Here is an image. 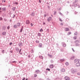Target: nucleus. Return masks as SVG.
I'll return each mask as SVG.
<instances>
[{
  "label": "nucleus",
  "instance_id": "e433bc0d",
  "mask_svg": "<svg viewBox=\"0 0 80 80\" xmlns=\"http://www.w3.org/2000/svg\"><path fill=\"white\" fill-rule=\"evenodd\" d=\"M46 70H48V71H50V69L49 68H47L46 69Z\"/></svg>",
  "mask_w": 80,
  "mask_h": 80
},
{
  "label": "nucleus",
  "instance_id": "39448f33",
  "mask_svg": "<svg viewBox=\"0 0 80 80\" xmlns=\"http://www.w3.org/2000/svg\"><path fill=\"white\" fill-rule=\"evenodd\" d=\"M2 11H4V12H5V11H6V8L4 7V8H2Z\"/></svg>",
  "mask_w": 80,
  "mask_h": 80
},
{
  "label": "nucleus",
  "instance_id": "f257e3e1",
  "mask_svg": "<svg viewBox=\"0 0 80 80\" xmlns=\"http://www.w3.org/2000/svg\"><path fill=\"white\" fill-rule=\"evenodd\" d=\"M71 72L73 73V74H74L75 73H76V72H77V70L75 69H74L73 68H72L71 69Z\"/></svg>",
  "mask_w": 80,
  "mask_h": 80
},
{
  "label": "nucleus",
  "instance_id": "f3484780",
  "mask_svg": "<svg viewBox=\"0 0 80 80\" xmlns=\"http://www.w3.org/2000/svg\"><path fill=\"white\" fill-rule=\"evenodd\" d=\"M62 44H63V47H66V44H65V42H62Z\"/></svg>",
  "mask_w": 80,
  "mask_h": 80
},
{
  "label": "nucleus",
  "instance_id": "e2e57ef3",
  "mask_svg": "<svg viewBox=\"0 0 80 80\" xmlns=\"http://www.w3.org/2000/svg\"><path fill=\"white\" fill-rule=\"evenodd\" d=\"M30 57H31L30 55H29L28 56V57H29V58H30Z\"/></svg>",
  "mask_w": 80,
  "mask_h": 80
},
{
  "label": "nucleus",
  "instance_id": "7ed1b4c3",
  "mask_svg": "<svg viewBox=\"0 0 80 80\" xmlns=\"http://www.w3.org/2000/svg\"><path fill=\"white\" fill-rule=\"evenodd\" d=\"M75 2H73V4L72 5V7H76L77 6H78V4H74Z\"/></svg>",
  "mask_w": 80,
  "mask_h": 80
},
{
  "label": "nucleus",
  "instance_id": "f03ea898",
  "mask_svg": "<svg viewBox=\"0 0 80 80\" xmlns=\"http://www.w3.org/2000/svg\"><path fill=\"white\" fill-rule=\"evenodd\" d=\"M79 61H80V60H79V59H76L74 60V63H79Z\"/></svg>",
  "mask_w": 80,
  "mask_h": 80
},
{
  "label": "nucleus",
  "instance_id": "3c124183",
  "mask_svg": "<svg viewBox=\"0 0 80 80\" xmlns=\"http://www.w3.org/2000/svg\"><path fill=\"white\" fill-rule=\"evenodd\" d=\"M10 28V27L9 26H8L7 27V29H8V30H9Z\"/></svg>",
  "mask_w": 80,
  "mask_h": 80
},
{
  "label": "nucleus",
  "instance_id": "a878e982",
  "mask_svg": "<svg viewBox=\"0 0 80 80\" xmlns=\"http://www.w3.org/2000/svg\"><path fill=\"white\" fill-rule=\"evenodd\" d=\"M16 51H17V52H19V48H16Z\"/></svg>",
  "mask_w": 80,
  "mask_h": 80
},
{
  "label": "nucleus",
  "instance_id": "0e129e2a",
  "mask_svg": "<svg viewBox=\"0 0 80 80\" xmlns=\"http://www.w3.org/2000/svg\"><path fill=\"white\" fill-rule=\"evenodd\" d=\"M25 78H24L23 79H22V80H25Z\"/></svg>",
  "mask_w": 80,
  "mask_h": 80
},
{
  "label": "nucleus",
  "instance_id": "f8f14e48",
  "mask_svg": "<svg viewBox=\"0 0 80 80\" xmlns=\"http://www.w3.org/2000/svg\"><path fill=\"white\" fill-rule=\"evenodd\" d=\"M75 43H80V41L78 40H76L75 41Z\"/></svg>",
  "mask_w": 80,
  "mask_h": 80
},
{
  "label": "nucleus",
  "instance_id": "cd10ccee",
  "mask_svg": "<svg viewBox=\"0 0 80 80\" xmlns=\"http://www.w3.org/2000/svg\"><path fill=\"white\" fill-rule=\"evenodd\" d=\"M59 14L60 15H61V16H63V14L61 13L60 12H59Z\"/></svg>",
  "mask_w": 80,
  "mask_h": 80
},
{
  "label": "nucleus",
  "instance_id": "a19ab883",
  "mask_svg": "<svg viewBox=\"0 0 80 80\" xmlns=\"http://www.w3.org/2000/svg\"><path fill=\"white\" fill-rule=\"evenodd\" d=\"M58 10H59V11H60V10H61V8H58Z\"/></svg>",
  "mask_w": 80,
  "mask_h": 80
},
{
  "label": "nucleus",
  "instance_id": "338daca9",
  "mask_svg": "<svg viewBox=\"0 0 80 80\" xmlns=\"http://www.w3.org/2000/svg\"><path fill=\"white\" fill-rule=\"evenodd\" d=\"M39 80H42V79H41V78L39 79Z\"/></svg>",
  "mask_w": 80,
  "mask_h": 80
},
{
  "label": "nucleus",
  "instance_id": "ea45409f",
  "mask_svg": "<svg viewBox=\"0 0 80 80\" xmlns=\"http://www.w3.org/2000/svg\"><path fill=\"white\" fill-rule=\"evenodd\" d=\"M39 58H42V59H43V57H42V56H40Z\"/></svg>",
  "mask_w": 80,
  "mask_h": 80
},
{
  "label": "nucleus",
  "instance_id": "a211bd4d",
  "mask_svg": "<svg viewBox=\"0 0 80 80\" xmlns=\"http://www.w3.org/2000/svg\"><path fill=\"white\" fill-rule=\"evenodd\" d=\"M61 71L62 72H64L65 71V70L64 68H62L61 70Z\"/></svg>",
  "mask_w": 80,
  "mask_h": 80
},
{
  "label": "nucleus",
  "instance_id": "09e8293b",
  "mask_svg": "<svg viewBox=\"0 0 80 80\" xmlns=\"http://www.w3.org/2000/svg\"><path fill=\"white\" fill-rule=\"evenodd\" d=\"M77 75H80V72L78 73Z\"/></svg>",
  "mask_w": 80,
  "mask_h": 80
},
{
  "label": "nucleus",
  "instance_id": "49530a36",
  "mask_svg": "<svg viewBox=\"0 0 80 80\" xmlns=\"http://www.w3.org/2000/svg\"><path fill=\"white\" fill-rule=\"evenodd\" d=\"M40 32H43V29H41L40 30Z\"/></svg>",
  "mask_w": 80,
  "mask_h": 80
},
{
  "label": "nucleus",
  "instance_id": "603ef678",
  "mask_svg": "<svg viewBox=\"0 0 80 80\" xmlns=\"http://www.w3.org/2000/svg\"><path fill=\"white\" fill-rule=\"evenodd\" d=\"M21 51H22V49H21L20 50L19 52V53H20V52H21Z\"/></svg>",
  "mask_w": 80,
  "mask_h": 80
},
{
  "label": "nucleus",
  "instance_id": "aec40b11",
  "mask_svg": "<svg viewBox=\"0 0 80 80\" xmlns=\"http://www.w3.org/2000/svg\"><path fill=\"white\" fill-rule=\"evenodd\" d=\"M5 34H6V32H2V35H5Z\"/></svg>",
  "mask_w": 80,
  "mask_h": 80
},
{
  "label": "nucleus",
  "instance_id": "9d476101",
  "mask_svg": "<svg viewBox=\"0 0 80 80\" xmlns=\"http://www.w3.org/2000/svg\"><path fill=\"white\" fill-rule=\"evenodd\" d=\"M52 19V17H50L48 18V22H50V20H51Z\"/></svg>",
  "mask_w": 80,
  "mask_h": 80
},
{
  "label": "nucleus",
  "instance_id": "6e6552de",
  "mask_svg": "<svg viewBox=\"0 0 80 80\" xmlns=\"http://www.w3.org/2000/svg\"><path fill=\"white\" fill-rule=\"evenodd\" d=\"M80 64L79 62H78L76 64V67H80Z\"/></svg>",
  "mask_w": 80,
  "mask_h": 80
},
{
  "label": "nucleus",
  "instance_id": "423d86ee",
  "mask_svg": "<svg viewBox=\"0 0 80 80\" xmlns=\"http://www.w3.org/2000/svg\"><path fill=\"white\" fill-rule=\"evenodd\" d=\"M35 73H36L37 74L39 73V72H40V70H36L35 71Z\"/></svg>",
  "mask_w": 80,
  "mask_h": 80
},
{
  "label": "nucleus",
  "instance_id": "f704fd0d",
  "mask_svg": "<svg viewBox=\"0 0 80 80\" xmlns=\"http://www.w3.org/2000/svg\"><path fill=\"white\" fill-rule=\"evenodd\" d=\"M57 13V11H54V15H56V14Z\"/></svg>",
  "mask_w": 80,
  "mask_h": 80
},
{
  "label": "nucleus",
  "instance_id": "4be33fe9",
  "mask_svg": "<svg viewBox=\"0 0 80 80\" xmlns=\"http://www.w3.org/2000/svg\"><path fill=\"white\" fill-rule=\"evenodd\" d=\"M17 26L18 27H20V23L18 22L17 23Z\"/></svg>",
  "mask_w": 80,
  "mask_h": 80
},
{
  "label": "nucleus",
  "instance_id": "9b49d317",
  "mask_svg": "<svg viewBox=\"0 0 80 80\" xmlns=\"http://www.w3.org/2000/svg\"><path fill=\"white\" fill-rule=\"evenodd\" d=\"M23 26H22L21 27V29L20 30V32H22V31H23Z\"/></svg>",
  "mask_w": 80,
  "mask_h": 80
},
{
  "label": "nucleus",
  "instance_id": "4468645a",
  "mask_svg": "<svg viewBox=\"0 0 80 80\" xmlns=\"http://www.w3.org/2000/svg\"><path fill=\"white\" fill-rule=\"evenodd\" d=\"M2 29L3 30H6V27L3 26L2 27Z\"/></svg>",
  "mask_w": 80,
  "mask_h": 80
},
{
  "label": "nucleus",
  "instance_id": "5701e85b",
  "mask_svg": "<svg viewBox=\"0 0 80 80\" xmlns=\"http://www.w3.org/2000/svg\"><path fill=\"white\" fill-rule=\"evenodd\" d=\"M75 58V57L74 56L70 58V60H73Z\"/></svg>",
  "mask_w": 80,
  "mask_h": 80
},
{
  "label": "nucleus",
  "instance_id": "6ab92c4d",
  "mask_svg": "<svg viewBox=\"0 0 80 80\" xmlns=\"http://www.w3.org/2000/svg\"><path fill=\"white\" fill-rule=\"evenodd\" d=\"M65 31H69V28H66L65 29Z\"/></svg>",
  "mask_w": 80,
  "mask_h": 80
},
{
  "label": "nucleus",
  "instance_id": "c85d7f7f",
  "mask_svg": "<svg viewBox=\"0 0 80 80\" xmlns=\"http://www.w3.org/2000/svg\"><path fill=\"white\" fill-rule=\"evenodd\" d=\"M75 46H76V47H77V46H78V47H79L80 46V44H76L75 45Z\"/></svg>",
  "mask_w": 80,
  "mask_h": 80
},
{
  "label": "nucleus",
  "instance_id": "864d4df0",
  "mask_svg": "<svg viewBox=\"0 0 80 80\" xmlns=\"http://www.w3.org/2000/svg\"><path fill=\"white\" fill-rule=\"evenodd\" d=\"M12 63H16L17 62H16V61H12Z\"/></svg>",
  "mask_w": 80,
  "mask_h": 80
},
{
  "label": "nucleus",
  "instance_id": "6e6d98bb",
  "mask_svg": "<svg viewBox=\"0 0 80 80\" xmlns=\"http://www.w3.org/2000/svg\"><path fill=\"white\" fill-rule=\"evenodd\" d=\"M72 51H73V52H75V50H74L73 48H72Z\"/></svg>",
  "mask_w": 80,
  "mask_h": 80
},
{
  "label": "nucleus",
  "instance_id": "dca6fc26",
  "mask_svg": "<svg viewBox=\"0 0 80 80\" xmlns=\"http://www.w3.org/2000/svg\"><path fill=\"white\" fill-rule=\"evenodd\" d=\"M13 27L15 28H18V26L16 24H15L13 26Z\"/></svg>",
  "mask_w": 80,
  "mask_h": 80
},
{
  "label": "nucleus",
  "instance_id": "8fccbe9b",
  "mask_svg": "<svg viewBox=\"0 0 80 80\" xmlns=\"http://www.w3.org/2000/svg\"><path fill=\"white\" fill-rule=\"evenodd\" d=\"M36 43H39V41H38L36 40Z\"/></svg>",
  "mask_w": 80,
  "mask_h": 80
},
{
  "label": "nucleus",
  "instance_id": "37998d69",
  "mask_svg": "<svg viewBox=\"0 0 80 80\" xmlns=\"http://www.w3.org/2000/svg\"><path fill=\"white\" fill-rule=\"evenodd\" d=\"M14 3V4H16V5H18V2H15Z\"/></svg>",
  "mask_w": 80,
  "mask_h": 80
},
{
  "label": "nucleus",
  "instance_id": "20e7f679",
  "mask_svg": "<svg viewBox=\"0 0 80 80\" xmlns=\"http://www.w3.org/2000/svg\"><path fill=\"white\" fill-rule=\"evenodd\" d=\"M65 79L66 80H70V78H69V77H68L67 76H66L65 77Z\"/></svg>",
  "mask_w": 80,
  "mask_h": 80
},
{
  "label": "nucleus",
  "instance_id": "a18cd8bd",
  "mask_svg": "<svg viewBox=\"0 0 80 80\" xmlns=\"http://www.w3.org/2000/svg\"><path fill=\"white\" fill-rule=\"evenodd\" d=\"M78 2V0H75V2H74V3H76V2Z\"/></svg>",
  "mask_w": 80,
  "mask_h": 80
},
{
  "label": "nucleus",
  "instance_id": "69168bd1",
  "mask_svg": "<svg viewBox=\"0 0 80 80\" xmlns=\"http://www.w3.org/2000/svg\"><path fill=\"white\" fill-rule=\"evenodd\" d=\"M67 14H68V12L67 11Z\"/></svg>",
  "mask_w": 80,
  "mask_h": 80
},
{
  "label": "nucleus",
  "instance_id": "412c9836",
  "mask_svg": "<svg viewBox=\"0 0 80 80\" xmlns=\"http://www.w3.org/2000/svg\"><path fill=\"white\" fill-rule=\"evenodd\" d=\"M42 43H40L39 44V47L41 48L42 47Z\"/></svg>",
  "mask_w": 80,
  "mask_h": 80
},
{
  "label": "nucleus",
  "instance_id": "473e14b6",
  "mask_svg": "<svg viewBox=\"0 0 80 80\" xmlns=\"http://www.w3.org/2000/svg\"><path fill=\"white\" fill-rule=\"evenodd\" d=\"M71 32H69L68 33V35H70V34H71Z\"/></svg>",
  "mask_w": 80,
  "mask_h": 80
},
{
  "label": "nucleus",
  "instance_id": "bf43d9fd",
  "mask_svg": "<svg viewBox=\"0 0 80 80\" xmlns=\"http://www.w3.org/2000/svg\"><path fill=\"white\" fill-rule=\"evenodd\" d=\"M14 16L12 17V18H14L15 17V14L13 15Z\"/></svg>",
  "mask_w": 80,
  "mask_h": 80
},
{
  "label": "nucleus",
  "instance_id": "b1692460",
  "mask_svg": "<svg viewBox=\"0 0 80 80\" xmlns=\"http://www.w3.org/2000/svg\"><path fill=\"white\" fill-rule=\"evenodd\" d=\"M15 9H16V7H14L12 8V10L14 12L15 10Z\"/></svg>",
  "mask_w": 80,
  "mask_h": 80
},
{
  "label": "nucleus",
  "instance_id": "c9c22d12",
  "mask_svg": "<svg viewBox=\"0 0 80 80\" xmlns=\"http://www.w3.org/2000/svg\"><path fill=\"white\" fill-rule=\"evenodd\" d=\"M73 38L74 39V40H76V39H77V37H74Z\"/></svg>",
  "mask_w": 80,
  "mask_h": 80
},
{
  "label": "nucleus",
  "instance_id": "de8ad7c7",
  "mask_svg": "<svg viewBox=\"0 0 80 80\" xmlns=\"http://www.w3.org/2000/svg\"><path fill=\"white\" fill-rule=\"evenodd\" d=\"M51 63H53L54 61H53L52 60H51Z\"/></svg>",
  "mask_w": 80,
  "mask_h": 80
},
{
  "label": "nucleus",
  "instance_id": "4c0bfd02",
  "mask_svg": "<svg viewBox=\"0 0 80 80\" xmlns=\"http://www.w3.org/2000/svg\"><path fill=\"white\" fill-rule=\"evenodd\" d=\"M1 20H3V18L1 17H0V21H1Z\"/></svg>",
  "mask_w": 80,
  "mask_h": 80
},
{
  "label": "nucleus",
  "instance_id": "774afa93",
  "mask_svg": "<svg viewBox=\"0 0 80 80\" xmlns=\"http://www.w3.org/2000/svg\"><path fill=\"white\" fill-rule=\"evenodd\" d=\"M4 51H5V50H3L2 51V52H3V53H4Z\"/></svg>",
  "mask_w": 80,
  "mask_h": 80
},
{
  "label": "nucleus",
  "instance_id": "72a5a7b5",
  "mask_svg": "<svg viewBox=\"0 0 80 80\" xmlns=\"http://www.w3.org/2000/svg\"><path fill=\"white\" fill-rule=\"evenodd\" d=\"M78 34V33H77V32H75V33H74L75 35H77Z\"/></svg>",
  "mask_w": 80,
  "mask_h": 80
},
{
  "label": "nucleus",
  "instance_id": "1a4fd4ad",
  "mask_svg": "<svg viewBox=\"0 0 80 80\" xmlns=\"http://www.w3.org/2000/svg\"><path fill=\"white\" fill-rule=\"evenodd\" d=\"M49 68H53V64L50 65L49 66Z\"/></svg>",
  "mask_w": 80,
  "mask_h": 80
},
{
  "label": "nucleus",
  "instance_id": "c03bdc74",
  "mask_svg": "<svg viewBox=\"0 0 80 80\" xmlns=\"http://www.w3.org/2000/svg\"><path fill=\"white\" fill-rule=\"evenodd\" d=\"M74 13H75V15H77V13H78V12H74Z\"/></svg>",
  "mask_w": 80,
  "mask_h": 80
},
{
  "label": "nucleus",
  "instance_id": "680f3d73",
  "mask_svg": "<svg viewBox=\"0 0 80 80\" xmlns=\"http://www.w3.org/2000/svg\"><path fill=\"white\" fill-rule=\"evenodd\" d=\"M44 17H47V15L46 14H44Z\"/></svg>",
  "mask_w": 80,
  "mask_h": 80
},
{
  "label": "nucleus",
  "instance_id": "393cba45",
  "mask_svg": "<svg viewBox=\"0 0 80 80\" xmlns=\"http://www.w3.org/2000/svg\"><path fill=\"white\" fill-rule=\"evenodd\" d=\"M64 61H65V59H64L60 60V62H64Z\"/></svg>",
  "mask_w": 80,
  "mask_h": 80
},
{
  "label": "nucleus",
  "instance_id": "bb28decb",
  "mask_svg": "<svg viewBox=\"0 0 80 80\" xmlns=\"http://www.w3.org/2000/svg\"><path fill=\"white\" fill-rule=\"evenodd\" d=\"M31 16H34V15H35V13H34L33 12H32L31 13Z\"/></svg>",
  "mask_w": 80,
  "mask_h": 80
},
{
  "label": "nucleus",
  "instance_id": "0eeeda50",
  "mask_svg": "<svg viewBox=\"0 0 80 80\" xmlns=\"http://www.w3.org/2000/svg\"><path fill=\"white\" fill-rule=\"evenodd\" d=\"M30 22L28 20H27L26 22V24H30Z\"/></svg>",
  "mask_w": 80,
  "mask_h": 80
},
{
  "label": "nucleus",
  "instance_id": "2eb2a0df",
  "mask_svg": "<svg viewBox=\"0 0 80 80\" xmlns=\"http://www.w3.org/2000/svg\"><path fill=\"white\" fill-rule=\"evenodd\" d=\"M18 45L19 47H22V46H23V44H22V42L19 43Z\"/></svg>",
  "mask_w": 80,
  "mask_h": 80
},
{
  "label": "nucleus",
  "instance_id": "4d7b16f0",
  "mask_svg": "<svg viewBox=\"0 0 80 80\" xmlns=\"http://www.w3.org/2000/svg\"><path fill=\"white\" fill-rule=\"evenodd\" d=\"M34 77H37V75L36 74H35L34 75Z\"/></svg>",
  "mask_w": 80,
  "mask_h": 80
},
{
  "label": "nucleus",
  "instance_id": "ddd939ff",
  "mask_svg": "<svg viewBox=\"0 0 80 80\" xmlns=\"http://www.w3.org/2000/svg\"><path fill=\"white\" fill-rule=\"evenodd\" d=\"M48 57H50V58H52V57H53V56H52V55H51L49 54H48Z\"/></svg>",
  "mask_w": 80,
  "mask_h": 80
},
{
  "label": "nucleus",
  "instance_id": "58836bf2",
  "mask_svg": "<svg viewBox=\"0 0 80 80\" xmlns=\"http://www.w3.org/2000/svg\"><path fill=\"white\" fill-rule=\"evenodd\" d=\"M60 25H62V26H63V22L61 23Z\"/></svg>",
  "mask_w": 80,
  "mask_h": 80
},
{
  "label": "nucleus",
  "instance_id": "2f4dec72",
  "mask_svg": "<svg viewBox=\"0 0 80 80\" xmlns=\"http://www.w3.org/2000/svg\"><path fill=\"white\" fill-rule=\"evenodd\" d=\"M65 64L66 65H68V62H66L65 63Z\"/></svg>",
  "mask_w": 80,
  "mask_h": 80
},
{
  "label": "nucleus",
  "instance_id": "052dcab7",
  "mask_svg": "<svg viewBox=\"0 0 80 80\" xmlns=\"http://www.w3.org/2000/svg\"><path fill=\"white\" fill-rule=\"evenodd\" d=\"M12 45V42H10V45Z\"/></svg>",
  "mask_w": 80,
  "mask_h": 80
},
{
  "label": "nucleus",
  "instance_id": "13d9d810",
  "mask_svg": "<svg viewBox=\"0 0 80 80\" xmlns=\"http://www.w3.org/2000/svg\"><path fill=\"white\" fill-rule=\"evenodd\" d=\"M31 27H32V26H33V24L32 23H31Z\"/></svg>",
  "mask_w": 80,
  "mask_h": 80
},
{
  "label": "nucleus",
  "instance_id": "79ce46f5",
  "mask_svg": "<svg viewBox=\"0 0 80 80\" xmlns=\"http://www.w3.org/2000/svg\"><path fill=\"white\" fill-rule=\"evenodd\" d=\"M61 52H63V48H61Z\"/></svg>",
  "mask_w": 80,
  "mask_h": 80
},
{
  "label": "nucleus",
  "instance_id": "5fc2aeb1",
  "mask_svg": "<svg viewBox=\"0 0 80 80\" xmlns=\"http://www.w3.org/2000/svg\"><path fill=\"white\" fill-rule=\"evenodd\" d=\"M4 21H5V22H6V21H7V19H5V18H4Z\"/></svg>",
  "mask_w": 80,
  "mask_h": 80
},
{
  "label": "nucleus",
  "instance_id": "7c9ffc66",
  "mask_svg": "<svg viewBox=\"0 0 80 80\" xmlns=\"http://www.w3.org/2000/svg\"><path fill=\"white\" fill-rule=\"evenodd\" d=\"M38 36H39V37H40L41 36V34L40 33H38Z\"/></svg>",
  "mask_w": 80,
  "mask_h": 80
},
{
  "label": "nucleus",
  "instance_id": "c756f323",
  "mask_svg": "<svg viewBox=\"0 0 80 80\" xmlns=\"http://www.w3.org/2000/svg\"><path fill=\"white\" fill-rule=\"evenodd\" d=\"M59 21H60V22H63V20H62V19H61V18H59Z\"/></svg>",
  "mask_w": 80,
  "mask_h": 80
}]
</instances>
